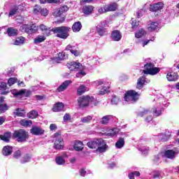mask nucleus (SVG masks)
Wrapping results in <instances>:
<instances>
[{
    "instance_id": "f257e3e1",
    "label": "nucleus",
    "mask_w": 179,
    "mask_h": 179,
    "mask_svg": "<svg viewBox=\"0 0 179 179\" xmlns=\"http://www.w3.org/2000/svg\"><path fill=\"white\" fill-rule=\"evenodd\" d=\"M90 149H96L98 153H104L107 152L108 145L103 138H94L87 143Z\"/></svg>"
},
{
    "instance_id": "f03ea898",
    "label": "nucleus",
    "mask_w": 179,
    "mask_h": 179,
    "mask_svg": "<svg viewBox=\"0 0 179 179\" xmlns=\"http://www.w3.org/2000/svg\"><path fill=\"white\" fill-rule=\"evenodd\" d=\"M52 31L57 34V37L59 38H63L66 40L67 37H69V32L71 31V27H58L52 29Z\"/></svg>"
},
{
    "instance_id": "7ed1b4c3",
    "label": "nucleus",
    "mask_w": 179,
    "mask_h": 179,
    "mask_svg": "<svg viewBox=\"0 0 179 179\" xmlns=\"http://www.w3.org/2000/svg\"><path fill=\"white\" fill-rule=\"evenodd\" d=\"M67 68L70 69V71H79L80 72L77 73L76 78H83L86 73L83 71L85 67L82 66V64L76 62H72L71 63L67 64Z\"/></svg>"
},
{
    "instance_id": "20e7f679",
    "label": "nucleus",
    "mask_w": 179,
    "mask_h": 179,
    "mask_svg": "<svg viewBox=\"0 0 179 179\" xmlns=\"http://www.w3.org/2000/svg\"><path fill=\"white\" fill-rule=\"evenodd\" d=\"M94 83V86H101V85H103L99 92L100 96H104V94L110 92V83L104 80H98Z\"/></svg>"
},
{
    "instance_id": "39448f33",
    "label": "nucleus",
    "mask_w": 179,
    "mask_h": 179,
    "mask_svg": "<svg viewBox=\"0 0 179 179\" xmlns=\"http://www.w3.org/2000/svg\"><path fill=\"white\" fill-rule=\"evenodd\" d=\"M140 94L134 90L127 91L124 95V100L129 103H134L138 101Z\"/></svg>"
},
{
    "instance_id": "423d86ee",
    "label": "nucleus",
    "mask_w": 179,
    "mask_h": 179,
    "mask_svg": "<svg viewBox=\"0 0 179 179\" xmlns=\"http://www.w3.org/2000/svg\"><path fill=\"white\" fill-rule=\"evenodd\" d=\"M13 138L16 139L17 142H26V140L29 138V133L24 129H20L13 133Z\"/></svg>"
},
{
    "instance_id": "0eeeda50",
    "label": "nucleus",
    "mask_w": 179,
    "mask_h": 179,
    "mask_svg": "<svg viewBox=\"0 0 179 179\" xmlns=\"http://www.w3.org/2000/svg\"><path fill=\"white\" fill-rule=\"evenodd\" d=\"M159 72H160V69L155 67L152 63H148L144 66L143 73L145 75H157Z\"/></svg>"
},
{
    "instance_id": "6e6552de",
    "label": "nucleus",
    "mask_w": 179,
    "mask_h": 179,
    "mask_svg": "<svg viewBox=\"0 0 179 179\" xmlns=\"http://www.w3.org/2000/svg\"><path fill=\"white\" fill-rule=\"evenodd\" d=\"M37 30H38V27L36 26V24H23L20 27V31L22 33H27V34H33L36 33Z\"/></svg>"
},
{
    "instance_id": "1a4fd4ad",
    "label": "nucleus",
    "mask_w": 179,
    "mask_h": 179,
    "mask_svg": "<svg viewBox=\"0 0 179 179\" xmlns=\"http://www.w3.org/2000/svg\"><path fill=\"white\" fill-rule=\"evenodd\" d=\"M78 101L80 107H87L90 103H93V101H94V98L89 96H81L78 99Z\"/></svg>"
},
{
    "instance_id": "9d476101",
    "label": "nucleus",
    "mask_w": 179,
    "mask_h": 179,
    "mask_svg": "<svg viewBox=\"0 0 179 179\" xmlns=\"http://www.w3.org/2000/svg\"><path fill=\"white\" fill-rule=\"evenodd\" d=\"M55 149L61 150L64 149V139L59 133L55 134Z\"/></svg>"
},
{
    "instance_id": "9b49d317",
    "label": "nucleus",
    "mask_w": 179,
    "mask_h": 179,
    "mask_svg": "<svg viewBox=\"0 0 179 179\" xmlns=\"http://www.w3.org/2000/svg\"><path fill=\"white\" fill-rule=\"evenodd\" d=\"M96 33L100 36L101 37H103V36H107L108 31H107V29L106 28V22H100L96 27Z\"/></svg>"
},
{
    "instance_id": "f8f14e48",
    "label": "nucleus",
    "mask_w": 179,
    "mask_h": 179,
    "mask_svg": "<svg viewBox=\"0 0 179 179\" xmlns=\"http://www.w3.org/2000/svg\"><path fill=\"white\" fill-rule=\"evenodd\" d=\"M67 10H69V7L67 6H62V7L55 10L53 15L55 16V17H59V16H62L64 13H66Z\"/></svg>"
},
{
    "instance_id": "ddd939ff",
    "label": "nucleus",
    "mask_w": 179,
    "mask_h": 179,
    "mask_svg": "<svg viewBox=\"0 0 179 179\" xmlns=\"http://www.w3.org/2000/svg\"><path fill=\"white\" fill-rule=\"evenodd\" d=\"M38 30H41L43 36H46V37H48V36H51V32L52 31V29H51V28L43 24L38 27Z\"/></svg>"
},
{
    "instance_id": "4468645a",
    "label": "nucleus",
    "mask_w": 179,
    "mask_h": 179,
    "mask_svg": "<svg viewBox=\"0 0 179 179\" xmlns=\"http://www.w3.org/2000/svg\"><path fill=\"white\" fill-rule=\"evenodd\" d=\"M164 4L163 2H158L150 6V10L151 12H157V10H162Z\"/></svg>"
},
{
    "instance_id": "2eb2a0df",
    "label": "nucleus",
    "mask_w": 179,
    "mask_h": 179,
    "mask_svg": "<svg viewBox=\"0 0 179 179\" xmlns=\"http://www.w3.org/2000/svg\"><path fill=\"white\" fill-rule=\"evenodd\" d=\"M30 132L31 134H32V135H36V136L43 135L44 129H43L41 127L34 126L31 129Z\"/></svg>"
},
{
    "instance_id": "dca6fc26",
    "label": "nucleus",
    "mask_w": 179,
    "mask_h": 179,
    "mask_svg": "<svg viewBox=\"0 0 179 179\" xmlns=\"http://www.w3.org/2000/svg\"><path fill=\"white\" fill-rule=\"evenodd\" d=\"M82 10L84 15H92V13H93V10H94V6L92 5H86L83 6Z\"/></svg>"
},
{
    "instance_id": "f3484780",
    "label": "nucleus",
    "mask_w": 179,
    "mask_h": 179,
    "mask_svg": "<svg viewBox=\"0 0 179 179\" xmlns=\"http://www.w3.org/2000/svg\"><path fill=\"white\" fill-rule=\"evenodd\" d=\"M145 83H148V80H146L145 76L140 77L137 81L136 88L141 90V89L143 88Z\"/></svg>"
},
{
    "instance_id": "a211bd4d",
    "label": "nucleus",
    "mask_w": 179,
    "mask_h": 179,
    "mask_svg": "<svg viewBox=\"0 0 179 179\" xmlns=\"http://www.w3.org/2000/svg\"><path fill=\"white\" fill-rule=\"evenodd\" d=\"M178 151L174 150H168L164 152L165 157L167 159H174Z\"/></svg>"
},
{
    "instance_id": "6ab92c4d",
    "label": "nucleus",
    "mask_w": 179,
    "mask_h": 179,
    "mask_svg": "<svg viewBox=\"0 0 179 179\" xmlns=\"http://www.w3.org/2000/svg\"><path fill=\"white\" fill-rule=\"evenodd\" d=\"M122 36L121 35V32L118 30H115L112 32V40L113 41H120L121 40Z\"/></svg>"
},
{
    "instance_id": "aec40b11",
    "label": "nucleus",
    "mask_w": 179,
    "mask_h": 179,
    "mask_svg": "<svg viewBox=\"0 0 179 179\" xmlns=\"http://www.w3.org/2000/svg\"><path fill=\"white\" fill-rule=\"evenodd\" d=\"M65 157H68V155H66V153L63 154L62 156L57 157L55 159V162L57 164H58L59 166L65 164Z\"/></svg>"
},
{
    "instance_id": "412c9836",
    "label": "nucleus",
    "mask_w": 179,
    "mask_h": 179,
    "mask_svg": "<svg viewBox=\"0 0 179 179\" xmlns=\"http://www.w3.org/2000/svg\"><path fill=\"white\" fill-rule=\"evenodd\" d=\"M166 78L169 82H176V80H178V74L176 73H168Z\"/></svg>"
},
{
    "instance_id": "4be33fe9",
    "label": "nucleus",
    "mask_w": 179,
    "mask_h": 179,
    "mask_svg": "<svg viewBox=\"0 0 179 179\" xmlns=\"http://www.w3.org/2000/svg\"><path fill=\"white\" fill-rule=\"evenodd\" d=\"M64 105L63 103L58 102L54 105L52 108V111L54 113H58L59 111H62L64 110Z\"/></svg>"
},
{
    "instance_id": "5701e85b",
    "label": "nucleus",
    "mask_w": 179,
    "mask_h": 179,
    "mask_svg": "<svg viewBox=\"0 0 179 179\" xmlns=\"http://www.w3.org/2000/svg\"><path fill=\"white\" fill-rule=\"evenodd\" d=\"M72 83V80H66L64 81L58 88L57 92H64L66 87Z\"/></svg>"
},
{
    "instance_id": "b1692460",
    "label": "nucleus",
    "mask_w": 179,
    "mask_h": 179,
    "mask_svg": "<svg viewBox=\"0 0 179 179\" xmlns=\"http://www.w3.org/2000/svg\"><path fill=\"white\" fill-rule=\"evenodd\" d=\"M82 29V23L76 22L72 26V30L74 33H78Z\"/></svg>"
},
{
    "instance_id": "393cba45",
    "label": "nucleus",
    "mask_w": 179,
    "mask_h": 179,
    "mask_svg": "<svg viewBox=\"0 0 179 179\" xmlns=\"http://www.w3.org/2000/svg\"><path fill=\"white\" fill-rule=\"evenodd\" d=\"M105 7L107 12H114L115 10H117V8H118V6L115 3H112L110 4L105 6Z\"/></svg>"
},
{
    "instance_id": "a878e982",
    "label": "nucleus",
    "mask_w": 179,
    "mask_h": 179,
    "mask_svg": "<svg viewBox=\"0 0 179 179\" xmlns=\"http://www.w3.org/2000/svg\"><path fill=\"white\" fill-rule=\"evenodd\" d=\"M73 148L77 152L83 150V143H82V141H76L74 143Z\"/></svg>"
},
{
    "instance_id": "bb28decb",
    "label": "nucleus",
    "mask_w": 179,
    "mask_h": 179,
    "mask_svg": "<svg viewBox=\"0 0 179 179\" xmlns=\"http://www.w3.org/2000/svg\"><path fill=\"white\" fill-rule=\"evenodd\" d=\"M10 136H12L10 132H6L3 134L0 135V139L1 141H3V142H9Z\"/></svg>"
},
{
    "instance_id": "cd10ccee",
    "label": "nucleus",
    "mask_w": 179,
    "mask_h": 179,
    "mask_svg": "<svg viewBox=\"0 0 179 179\" xmlns=\"http://www.w3.org/2000/svg\"><path fill=\"white\" fill-rule=\"evenodd\" d=\"M66 50H67V51H70V52H71V54H73L75 57H78V55H79V52L75 50V46H73L71 45H68L66 47Z\"/></svg>"
},
{
    "instance_id": "c85d7f7f",
    "label": "nucleus",
    "mask_w": 179,
    "mask_h": 179,
    "mask_svg": "<svg viewBox=\"0 0 179 179\" xmlns=\"http://www.w3.org/2000/svg\"><path fill=\"white\" fill-rule=\"evenodd\" d=\"M12 152L13 148L11 146H5L2 150L3 156H9V155H12Z\"/></svg>"
},
{
    "instance_id": "c756f323",
    "label": "nucleus",
    "mask_w": 179,
    "mask_h": 179,
    "mask_svg": "<svg viewBox=\"0 0 179 179\" xmlns=\"http://www.w3.org/2000/svg\"><path fill=\"white\" fill-rule=\"evenodd\" d=\"M87 90H89V89L87 88L86 86L81 85L77 89V94H78V96H82V94H83V93L85 92H87Z\"/></svg>"
},
{
    "instance_id": "7c9ffc66",
    "label": "nucleus",
    "mask_w": 179,
    "mask_h": 179,
    "mask_svg": "<svg viewBox=\"0 0 179 179\" xmlns=\"http://www.w3.org/2000/svg\"><path fill=\"white\" fill-rule=\"evenodd\" d=\"M18 32L19 31H17V29H16L13 27H10V28L7 29V34L10 37L13 36H17Z\"/></svg>"
},
{
    "instance_id": "2f4dec72",
    "label": "nucleus",
    "mask_w": 179,
    "mask_h": 179,
    "mask_svg": "<svg viewBox=\"0 0 179 179\" xmlns=\"http://www.w3.org/2000/svg\"><path fill=\"white\" fill-rule=\"evenodd\" d=\"M124 145L125 140H124L123 138H120L115 143V146L117 149H121L122 148H124Z\"/></svg>"
},
{
    "instance_id": "473e14b6",
    "label": "nucleus",
    "mask_w": 179,
    "mask_h": 179,
    "mask_svg": "<svg viewBox=\"0 0 179 179\" xmlns=\"http://www.w3.org/2000/svg\"><path fill=\"white\" fill-rule=\"evenodd\" d=\"M45 36H38L36 38H34V44H40V43L45 41Z\"/></svg>"
},
{
    "instance_id": "72a5a7b5",
    "label": "nucleus",
    "mask_w": 179,
    "mask_h": 179,
    "mask_svg": "<svg viewBox=\"0 0 179 179\" xmlns=\"http://www.w3.org/2000/svg\"><path fill=\"white\" fill-rule=\"evenodd\" d=\"M27 117L28 118L34 120V118H37V117H38V112L36 110H31L29 113H27Z\"/></svg>"
},
{
    "instance_id": "f704fd0d",
    "label": "nucleus",
    "mask_w": 179,
    "mask_h": 179,
    "mask_svg": "<svg viewBox=\"0 0 179 179\" xmlns=\"http://www.w3.org/2000/svg\"><path fill=\"white\" fill-rule=\"evenodd\" d=\"M24 37L20 36L15 39L14 42L15 45H22V44H24Z\"/></svg>"
},
{
    "instance_id": "c9c22d12",
    "label": "nucleus",
    "mask_w": 179,
    "mask_h": 179,
    "mask_svg": "<svg viewBox=\"0 0 179 179\" xmlns=\"http://www.w3.org/2000/svg\"><path fill=\"white\" fill-rule=\"evenodd\" d=\"M14 114L15 115H17V117H24L26 113L24 112V110L17 108L14 112Z\"/></svg>"
},
{
    "instance_id": "e433bc0d",
    "label": "nucleus",
    "mask_w": 179,
    "mask_h": 179,
    "mask_svg": "<svg viewBox=\"0 0 179 179\" xmlns=\"http://www.w3.org/2000/svg\"><path fill=\"white\" fill-rule=\"evenodd\" d=\"M20 124L22 127H31V125L33 124V122H31V120H22L20 121Z\"/></svg>"
},
{
    "instance_id": "4c0bfd02",
    "label": "nucleus",
    "mask_w": 179,
    "mask_h": 179,
    "mask_svg": "<svg viewBox=\"0 0 179 179\" xmlns=\"http://www.w3.org/2000/svg\"><path fill=\"white\" fill-rule=\"evenodd\" d=\"M159 26V23L157 22H152L148 27L149 31H155L156 29H157Z\"/></svg>"
},
{
    "instance_id": "58836bf2",
    "label": "nucleus",
    "mask_w": 179,
    "mask_h": 179,
    "mask_svg": "<svg viewBox=\"0 0 179 179\" xmlns=\"http://www.w3.org/2000/svg\"><path fill=\"white\" fill-rule=\"evenodd\" d=\"M145 34H146V31L141 29L139 31H138L137 32H136L135 37L136 38H141V37H143V36H145Z\"/></svg>"
},
{
    "instance_id": "ea45409f",
    "label": "nucleus",
    "mask_w": 179,
    "mask_h": 179,
    "mask_svg": "<svg viewBox=\"0 0 179 179\" xmlns=\"http://www.w3.org/2000/svg\"><path fill=\"white\" fill-rule=\"evenodd\" d=\"M118 132H120V130L117 128H114L110 129L107 135L108 136H115Z\"/></svg>"
},
{
    "instance_id": "a19ab883",
    "label": "nucleus",
    "mask_w": 179,
    "mask_h": 179,
    "mask_svg": "<svg viewBox=\"0 0 179 179\" xmlns=\"http://www.w3.org/2000/svg\"><path fill=\"white\" fill-rule=\"evenodd\" d=\"M111 118H113L112 115H106V116H103L101 119V124H108V122L110 121V120H111Z\"/></svg>"
},
{
    "instance_id": "79ce46f5",
    "label": "nucleus",
    "mask_w": 179,
    "mask_h": 179,
    "mask_svg": "<svg viewBox=\"0 0 179 179\" xmlns=\"http://www.w3.org/2000/svg\"><path fill=\"white\" fill-rule=\"evenodd\" d=\"M9 109V106L6 105V103L1 104L0 105V114H3V113H6Z\"/></svg>"
},
{
    "instance_id": "37998d69",
    "label": "nucleus",
    "mask_w": 179,
    "mask_h": 179,
    "mask_svg": "<svg viewBox=\"0 0 179 179\" xmlns=\"http://www.w3.org/2000/svg\"><path fill=\"white\" fill-rule=\"evenodd\" d=\"M92 120H93V116L88 115V116L82 117L81 122L86 124V123L90 122V121H92Z\"/></svg>"
},
{
    "instance_id": "c03bdc74",
    "label": "nucleus",
    "mask_w": 179,
    "mask_h": 179,
    "mask_svg": "<svg viewBox=\"0 0 179 179\" xmlns=\"http://www.w3.org/2000/svg\"><path fill=\"white\" fill-rule=\"evenodd\" d=\"M138 150H140L143 155H147L148 152H149V148L146 146H142L138 148Z\"/></svg>"
},
{
    "instance_id": "a18cd8bd",
    "label": "nucleus",
    "mask_w": 179,
    "mask_h": 179,
    "mask_svg": "<svg viewBox=\"0 0 179 179\" xmlns=\"http://www.w3.org/2000/svg\"><path fill=\"white\" fill-rule=\"evenodd\" d=\"M41 7L38 5H36L34 7L33 13L34 15H38V13H41Z\"/></svg>"
},
{
    "instance_id": "49530a36",
    "label": "nucleus",
    "mask_w": 179,
    "mask_h": 179,
    "mask_svg": "<svg viewBox=\"0 0 179 179\" xmlns=\"http://www.w3.org/2000/svg\"><path fill=\"white\" fill-rule=\"evenodd\" d=\"M25 92H26V90H21V91H20V92H17V91H16V90H13V91H12V94H13L15 96H22V94H24Z\"/></svg>"
},
{
    "instance_id": "de8ad7c7",
    "label": "nucleus",
    "mask_w": 179,
    "mask_h": 179,
    "mask_svg": "<svg viewBox=\"0 0 179 179\" xmlns=\"http://www.w3.org/2000/svg\"><path fill=\"white\" fill-rule=\"evenodd\" d=\"M17 12V8L16 6H15L14 8H13L10 12H9V14H8V16L10 17V16H13L15 15H16Z\"/></svg>"
},
{
    "instance_id": "09e8293b",
    "label": "nucleus",
    "mask_w": 179,
    "mask_h": 179,
    "mask_svg": "<svg viewBox=\"0 0 179 179\" xmlns=\"http://www.w3.org/2000/svg\"><path fill=\"white\" fill-rule=\"evenodd\" d=\"M31 159V157L30 155H26L21 159V163H27L28 162H30Z\"/></svg>"
},
{
    "instance_id": "8fccbe9b",
    "label": "nucleus",
    "mask_w": 179,
    "mask_h": 179,
    "mask_svg": "<svg viewBox=\"0 0 179 179\" xmlns=\"http://www.w3.org/2000/svg\"><path fill=\"white\" fill-rule=\"evenodd\" d=\"M112 104L117 105L118 103H120V99L117 96H113L111 99Z\"/></svg>"
},
{
    "instance_id": "3c124183",
    "label": "nucleus",
    "mask_w": 179,
    "mask_h": 179,
    "mask_svg": "<svg viewBox=\"0 0 179 179\" xmlns=\"http://www.w3.org/2000/svg\"><path fill=\"white\" fill-rule=\"evenodd\" d=\"M98 12L99 13V15H103V13H107V9L106 8V6H103V8H99L98 9Z\"/></svg>"
},
{
    "instance_id": "603ef678",
    "label": "nucleus",
    "mask_w": 179,
    "mask_h": 179,
    "mask_svg": "<svg viewBox=\"0 0 179 179\" xmlns=\"http://www.w3.org/2000/svg\"><path fill=\"white\" fill-rule=\"evenodd\" d=\"M154 115L159 117V115H162V109H154L153 110Z\"/></svg>"
},
{
    "instance_id": "864d4df0",
    "label": "nucleus",
    "mask_w": 179,
    "mask_h": 179,
    "mask_svg": "<svg viewBox=\"0 0 179 179\" xmlns=\"http://www.w3.org/2000/svg\"><path fill=\"white\" fill-rule=\"evenodd\" d=\"M40 13L42 16H47L48 15V10L47 8H41Z\"/></svg>"
},
{
    "instance_id": "5fc2aeb1",
    "label": "nucleus",
    "mask_w": 179,
    "mask_h": 179,
    "mask_svg": "<svg viewBox=\"0 0 179 179\" xmlns=\"http://www.w3.org/2000/svg\"><path fill=\"white\" fill-rule=\"evenodd\" d=\"M16 80H17L16 78H13L8 79V83L9 86H12L13 85H15V83H16Z\"/></svg>"
},
{
    "instance_id": "6e6d98bb",
    "label": "nucleus",
    "mask_w": 179,
    "mask_h": 179,
    "mask_svg": "<svg viewBox=\"0 0 179 179\" xmlns=\"http://www.w3.org/2000/svg\"><path fill=\"white\" fill-rule=\"evenodd\" d=\"M131 26L132 29H136V27L139 26V22H137L136 20L132 21Z\"/></svg>"
},
{
    "instance_id": "4d7b16f0",
    "label": "nucleus",
    "mask_w": 179,
    "mask_h": 179,
    "mask_svg": "<svg viewBox=\"0 0 179 179\" xmlns=\"http://www.w3.org/2000/svg\"><path fill=\"white\" fill-rule=\"evenodd\" d=\"M48 3H61V0H47Z\"/></svg>"
},
{
    "instance_id": "13d9d810",
    "label": "nucleus",
    "mask_w": 179,
    "mask_h": 179,
    "mask_svg": "<svg viewBox=\"0 0 179 179\" xmlns=\"http://www.w3.org/2000/svg\"><path fill=\"white\" fill-rule=\"evenodd\" d=\"M6 83H0V90H6Z\"/></svg>"
},
{
    "instance_id": "bf43d9fd",
    "label": "nucleus",
    "mask_w": 179,
    "mask_h": 179,
    "mask_svg": "<svg viewBox=\"0 0 179 179\" xmlns=\"http://www.w3.org/2000/svg\"><path fill=\"white\" fill-rule=\"evenodd\" d=\"M154 40H155V38L144 41L142 43V46H143V47H145V45H148V44H149V43H150V41H153Z\"/></svg>"
},
{
    "instance_id": "052dcab7",
    "label": "nucleus",
    "mask_w": 179,
    "mask_h": 179,
    "mask_svg": "<svg viewBox=\"0 0 179 179\" xmlns=\"http://www.w3.org/2000/svg\"><path fill=\"white\" fill-rule=\"evenodd\" d=\"M20 155H21L20 150H17V152H15L14 153V157H15V159H19V157H20Z\"/></svg>"
},
{
    "instance_id": "680f3d73",
    "label": "nucleus",
    "mask_w": 179,
    "mask_h": 179,
    "mask_svg": "<svg viewBox=\"0 0 179 179\" xmlns=\"http://www.w3.org/2000/svg\"><path fill=\"white\" fill-rule=\"evenodd\" d=\"M71 120V115L66 113L64 116V121H69Z\"/></svg>"
},
{
    "instance_id": "e2e57ef3",
    "label": "nucleus",
    "mask_w": 179,
    "mask_h": 179,
    "mask_svg": "<svg viewBox=\"0 0 179 179\" xmlns=\"http://www.w3.org/2000/svg\"><path fill=\"white\" fill-rule=\"evenodd\" d=\"M58 58L60 60L65 59V55L64 54V52L59 53Z\"/></svg>"
},
{
    "instance_id": "0e129e2a",
    "label": "nucleus",
    "mask_w": 179,
    "mask_h": 179,
    "mask_svg": "<svg viewBox=\"0 0 179 179\" xmlns=\"http://www.w3.org/2000/svg\"><path fill=\"white\" fill-rule=\"evenodd\" d=\"M50 131H55L57 130V124H51L50 126Z\"/></svg>"
},
{
    "instance_id": "69168bd1",
    "label": "nucleus",
    "mask_w": 179,
    "mask_h": 179,
    "mask_svg": "<svg viewBox=\"0 0 179 179\" xmlns=\"http://www.w3.org/2000/svg\"><path fill=\"white\" fill-rule=\"evenodd\" d=\"M149 110H145L140 113V117H143V115H148L149 114Z\"/></svg>"
},
{
    "instance_id": "338daca9",
    "label": "nucleus",
    "mask_w": 179,
    "mask_h": 179,
    "mask_svg": "<svg viewBox=\"0 0 179 179\" xmlns=\"http://www.w3.org/2000/svg\"><path fill=\"white\" fill-rule=\"evenodd\" d=\"M5 121H6V117L3 116L0 117V125H2Z\"/></svg>"
},
{
    "instance_id": "774afa93",
    "label": "nucleus",
    "mask_w": 179,
    "mask_h": 179,
    "mask_svg": "<svg viewBox=\"0 0 179 179\" xmlns=\"http://www.w3.org/2000/svg\"><path fill=\"white\" fill-rule=\"evenodd\" d=\"M142 13H143V9H141L137 13V17H141Z\"/></svg>"
}]
</instances>
